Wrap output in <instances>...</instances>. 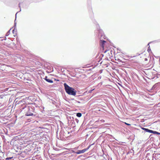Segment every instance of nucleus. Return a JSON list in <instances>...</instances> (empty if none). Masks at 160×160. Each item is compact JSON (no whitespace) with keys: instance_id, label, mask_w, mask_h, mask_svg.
I'll use <instances>...</instances> for the list:
<instances>
[{"instance_id":"f257e3e1","label":"nucleus","mask_w":160,"mask_h":160,"mask_svg":"<svg viewBox=\"0 0 160 160\" xmlns=\"http://www.w3.org/2000/svg\"><path fill=\"white\" fill-rule=\"evenodd\" d=\"M23 110L25 113V115L26 116L33 115L32 112H33V109L32 106L25 105L24 108H22V111Z\"/></svg>"},{"instance_id":"f03ea898","label":"nucleus","mask_w":160,"mask_h":160,"mask_svg":"<svg viewBox=\"0 0 160 160\" xmlns=\"http://www.w3.org/2000/svg\"><path fill=\"white\" fill-rule=\"evenodd\" d=\"M65 89L66 92L68 94L75 96L76 94V92L74 89L68 86L66 83L64 84Z\"/></svg>"},{"instance_id":"7ed1b4c3","label":"nucleus","mask_w":160,"mask_h":160,"mask_svg":"<svg viewBox=\"0 0 160 160\" xmlns=\"http://www.w3.org/2000/svg\"><path fill=\"white\" fill-rule=\"evenodd\" d=\"M141 58H142V60L144 65L146 66L148 65L150 61L148 56H146L145 54H142Z\"/></svg>"},{"instance_id":"20e7f679","label":"nucleus","mask_w":160,"mask_h":160,"mask_svg":"<svg viewBox=\"0 0 160 160\" xmlns=\"http://www.w3.org/2000/svg\"><path fill=\"white\" fill-rule=\"evenodd\" d=\"M90 146H91V145H89L86 148L82 149V150H78L77 152H76V153L77 154H80L81 153H83L84 152H86V151H87L90 148Z\"/></svg>"},{"instance_id":"39448f33","label":"nucleus","mask_w":160,"mask_h":160,"mask_svg":"<svg viewBox=\"0 0 160 160\" xmlns=\"http://www.w3.org/2000/svg\"><path fill=\"white\" fill-rule=\"evenodd\" d=\"M106 42L104 40H101L100 41V45L102 47L103 50L104 49V44Z\"/></svg>"},{"instance_id":"423d86ee","label":"nucleus","mask_w":160,"mask_h":160,"mask_svg":"<svg viewBox=\"0 0 160 160\" xmlns=\"http://www.w3.org/2000/svg\"><path fill=\"white\" fill-rule=\"evenodd\" d=\"M12 34L13 36L14 37H15L17 35V30L16 29H15V28L13 29V30L12 31Z\"/></svg>"},{"instance_id":"0eeeda50","label":"nucleus","mask_w":160,"mask_h":160,"mask_svg":"<svg viewBox=\"0 0 160 160\" xmlns=\"http://www.w3.org/2000/svg\"><path fill=\"white\" fill-rule=\"evenodd\" d=\"M150 133H152L154 134H157L158 135H160V133L158 132L157 131H153L152 130H150Z\"/></svg>"},{"instance_id":"6e6552de","label":"nucleus","mask_w":160,"mask_h":160,"mask_svg":"<svg viewBox=\"0 0 160 160\" xmlns=\"http://www.w3.org/2000/svg\"><path fill=\"white\" fill-rule=\"evenodd\" d=\"M45 79L48 82H50V83L53 82V81L50 79L48 78L47 77H46Z\"/></svg>"},{"instance_id":"1a4fd4ad","label":"nucleus","mask_w":160,"mask_h":160,"mask_svg":"<svg viewBox=\"0 0 160 160\" xmlns=\"http://www.w3.org/2000/svg\"><path fill=\"white\" fill-rule=\"evenodd\" d=\"M141 128L142 129L146 131L147 132H150V130H149V129H148L146 128H143V127H142Z\"/></svg>"},{"instance_id":"9d476101","label":"nucleus","mask_w":160,"mask_h":160,"mask_svg":"<svg viewBox=\"0 0 160 160\" xmlns=\"http://www.w3.org/2000/svg\"><path fill=\"white\" fill-rule=\"evenodd\" d=\"M115 59L116 60H117L118 62H121L122 60L118 58V56L117 55L115 57Z\"/></svg>"},{"instance_id":"9b49d317","label":"nucleus","mask_w":160,"mask_h":160,"mask_svg":"<svg viewBox=\"0 0 160 160\" xmlns=\"http://www.w3.org/2000/svg\"><path fill=\"white\" fill-rule=\"evenodd\" d=\"M77 116L78 117H80L82 116V114L81 113H78L77 114Z\"/></svg>"},{"instance_id":"f8f14e48","label":"nucleus","mask_w":160,"mask_h":160,"mask_svg":"<svg viewBox=\"0 0 160 160\" xmlns=\"http://www.w3.org/2000/svg\"><path fill=\"white\" fill-rule=\"evenodd\" d=\"M11 31V29H10V30H9L8 31L7 33L6 34V36H8L10 34Z\"/></svg>"},{"instance_id":"ddd939ff","label":"nucleus","mask_w":160,"mask_h":160,"mask_svg":"<svg viewBox=\"0 0 160 160\" xmlns=\"http://www.w3.org/2000/svg\"><path fill=\"white\" fill-rule=\"evenodd\" d=\"M124 123H125V124H126V125H128V126H130V125H131V124H129V123H126V122H124Z\"/></svg>"},{"instance_id":"4468645a","label":"nucleus","mask_w":160,"mask_h":160,"mask_svg":"<svg viewBox=\"0 0 160 160\" xmlns=\"http://www.w3.org/2000/svg\"><path fill=\"white\" fill-rule=\"evenodd\" d=\"M94 89H93L92 90H90V91H88V92H89V93H91V92H92L93 90Z\"/></svg>"},{"instance_id":"2eb2a0df","label":"nucleus","mask_w":160,"mask_h":160,"mask_svg":"<svg viewBox=\"0 0 160 160\" xmlns=\"http://www.w3.org/2000/svg\"><path fill=\"white\" fill-rule=\"evenodd\" d=\"M20 4H19V7H20Z\"/></svg>"}]
</instances>
